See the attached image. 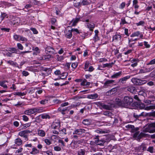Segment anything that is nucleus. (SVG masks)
Instances as JSON below:
<instances>
[{"instance_id": "obj_3", "label": "nucleus", "mask_w": 155, "mask_h": 155, "mask_svg": "<svg viewBox=\"0 0 155 155\" xmlns=\"http://www.w3.org/2000/svg\"><path fill=\"white\" fill-rule=\"evenodd\" d=\"M82 21L84 22H85L84 24L85 26L87 28L89 29V30L91 31H93L94 28L95 27V25L93 22H89V19H83Z\"/></svg>"}, {"instance_id": "obj_2", "label": "nucleus", "mask_w": 155, "mask_h": 155, "mask_svg": "<svg viewBox=\"0 0 155 155\" xmlns=\"http://www.w3.org/2000/svg\"><path fill=\"white\" fill-rule=\"evenodd\" d=\"M133 101V99L130 97L125 96L124 97L123 101L122 107H127L131 105Z\"/></svg>"}, {"instance_id": "obj_23", "label": "nucleus", "mask_w": 155, "mask_h": 155, "mask_svg": "<svg viewBox=\"0 0 155 155\" xmlns=\"http://www.w3.org/2000/svg\"><path fill=\"white\" fill-rule=\"evenodd\" d=\"M39 152V150H38L35 147H33L32 148V151L30 152V153L32 154L35 155L38 154Z\"/></svg>"}, {"instance_id": "obj_13", "label": "nucleus", "mask_w": 155, "mask_h": 155, "mask_svg": "<svg viewBox=\"0 0 155 155\" xmlns=\"http://www.w3.org/2000/svg\"><path fill=\"white\" fill-rule=\"evenodd\" d=\"M81 17L76 18L73 19L70 22L69 25L71 24V26H75L79 21Z\"/></svg>"}, {"instance_id": "obj_19", "label": "nucleus", "mask_w": 155, "mask_h": 155, "mask_svg": "<svg viewBox=\"0 0 155 155\" xmlns=\"http://www.w3.org/2000/svg\"><path fill=\"white\" fill-rule=\"evenodd\" d=\"M74 6L76 8H79L81 5V3L79 0H74Z\"/></svg>"}, {"instance_id": "obj_54", "label": "nucleus", "mask_w": 155, "mask_h": 155, "mask_svg": "<svg viewBox=\"0 0 155 155\" xmlns=\"http://www.w3.org/2000/svg\"><path fill=\"white\" fill-rule=\"evenodd\" d=\"M127 23L126 21L124 18H122L121 19L120 25H124L125 24H127Z\"/></svg>"}, {"instance_id": "obj_51", "label": "nucleus", "mask_w": 155, "mask_h": 155, "mask_svg": "<svg viewBox=\"0 0 155 155\" xmlns=\"http://www.w3.org/2000/svg\"><path fill=\"white\" fill-rule=\"evenodd\" d=\"M31 123H28L27 124H26L23 125V127L22 128L23 129H25L27 128V127H29L31 125Z\"/></svg>"}, {"instance_id": "obj_24", "label": "nucleus", "mask_w": 155, "mask_h": 155, "mask_svg": "<svg viewBox=\"0 0 155 155\" xmlns=\"http://www.w3.org/2000/svg\"><path fill=\"white\" fill-rule=\"evenodd\" d=\"M105 142V141L104 140H100L98 139L96 140L95 141V143L98 145L103 146L104 145V143Z\"/></svg>"}, {"instance_id": "obj_6", "label": "nucleus", "mask_w": 155, "mask_h": 155, "mask_svg": "<svg viewBox=\"0 0 155 155\" xmlns=\"http://www.w3.org/2000/svg\"><path fill=\"white\" fill-rule=\"evenodd\" d=\"M37 111L36 108H33L25 111L24 114L27 115H30L36 112Z\"/></svg>"}, {"instance_id": "obj_38", "label": "nucleus", "mask_w": 155, "mask_h": 155, "mask_svg": "<svg viewBox=\"0 0 155 155\" xmlns=\"http://www.w3.org/2000/svg\"><path fill=\"white\" fill-rule=\"evenodd\" d=\"M61 74V76L60 79H64L65 78H66L68 75V73L67 72H64L62 74Z\"/></svg>"}, {"instance_id": "obj_39", "label": "nucleus", "mask_w": 155, "mask_h": 155, "mask_svg": "<svg viewBox=\"0 0 155 155\" xmlns=\"http://www.w3.org/2000/svg\"><path fill=\"white\" fill-rule=\"evenodd\" d=\"M85 153V150L84 149H80L78 151V155H84Z\"/></svg>"}, {"instance_id": "obj_49", "label": "nucleus", "mask_w": 155, "mask_h": 155, "mask_svg": "<svg viewBox=\"0 0 155 155\" xmlns=\"http://www.w3.org/2000/svg\"><path fill=\"white\" fill-rule=\"evenodd\" d=\"M19 41H28V39L27 38L24 37L23 36L20 35Z\"/></svg>"}, {"instance_id": "obj_27", "label": "nucleus", "mask_w": 155, "mask_h": 155, "mask_svg": "<svg viewBox=\"0 0 155 155\" xmlns=\"http://www.w3.org/2000/svg\"><path fill=\"white\" fill-rule=\"evenodd\" d=\"M134 130H133V132H135V133L133 137H138L139 135V131H138V130H139V128H136L135 129H134Z\"/></svg>"}, {"instance_id": "obj_41", "label": "nucleus", "mask_w": 155, "mask_h": 155, "mask_svg": "<svg viewBox=\"0 0 155 155\" xmlns=\"http://www.w3.org/2000/svg\"><path fill=\"white\" fill-rule=\"evenodd\" d=\"M113 63H106L105 64H103V67H108V68H111L112 67V65L113 64Z\"/></svg>"}, {"instance_id": "obj_63", "label": "nucleus", "mask_w": 155, "mask_h": 155, "mask_svg": "<svg viewBox=\"0 0 155 155\" xmlns=\"http://www.w3.org/2000/svg\"><path fill=\"white\" fill-rule=\"evenodd\" d=\"M94 70V68H93V67L92 66H90L89 68H88V69H86V70H85V71H89V72H92V71L93 70Z\"/></svg>"}, {"instance_id": "obj_10", "label": "nucleus", "mask_w": 155, "mask_h": 155, "mask_svg": "<svg viewBox=\"0 0 155 155\" xmlns=\"http://www.w3.org/2000/svg\"><path fill=\"white\" fill-rule=\"evenodd\" d=\"M64 35L66 38H71L72 36V31L71 30L66 29L64 31Z\"/></svg>"}, {"instance_id": "obj_29", "label": "nucleus", "mask_w": 155, "mask_h": 155, "mask_svg": "<svg viewBox=\"0 0 155 155\" xmlns=\"http://www.w3.org/2000/svg\"><path fill=\"white\" fill-rule=\"evenodd\" d=\"M38 135L42 137H44L45 135V132L44 130H38Z\"/></svg>"}, {"instance_id": "obj_61", "label": "nucleus", "mask_w": 155, "mask_h": 155, "mask_svg": "<svg viewBox=\"0 0 155 155\" xmlns=\"http://www.w3.org/2000/svg\"><path fill=\"white\" fill-rule=\"evenodd\" d=\"M30 30L33 32L34 34H36L38 33V31L35 28H31Z\"/></svg>"}, {"instance_id": "obj_31", "label": "nucleus", "mask_w": 155, "mask_h": 155, "mask_svg": "<svg viewBox=\"0 0 155 155\" xmlns=\"http://www.w3.org/2000/svg\"><path fill=\"white\" fill-rule=\"evenodd\" d=\"M82 123L85 125H89L91 124V122L90 120L88 119L83 120Z\"/></svg>"}, {"instance_id": "obj_57", "label": "nucleus", "mask_w": 155, "mask_h": 155, "mask_svg": "<svg viewBox=\"0 0 155 155\" xmlns=\"http://www.w3.org/2000/svg\"><path fill=\"white\" fill-rule=\"evenodd\" d=\"M155 64V58L151 60L149 63L147 64V65H152Z\"/></svg>"}, {"instance_id": "obj_4", "label": "nucleus", "mask_w": 155, "mask_h": 155, "mask_svg": "<svg viewBox=\"0 0 155 155\" xmlns=\"http://www.w3.org/2000/svg\"><path fill=\"white\" fill-rule=\"evenodd\" d=\"M99 106L101 107L102 108L109 110H111L112 108L114 106V104L112 103H108L107 104H105L103 103L99 102L98 103Z\"/></svg>"}, {"instance_id": "obj_12", "label": "nucleus", "mask_w": 155, "mask_h": 155, "mask_svg": "<svg viewBox=\"0 0 155 155\" xmlns=\"http://www.w3.org/2000/svg\"><path fill=\"white\" fill-rule=\"evenodd\" d=\"M31 132V131L29 130H25L20 132L19 133L18 135L21 137H23L26 138L27 137V136L26 134L30 133Z\"/></svg>"}, {"instance_id": "obj_32", "label": "nucleus", "mask_w": 155, "mask_h": 155, "mask_svg": "<svg viewBox=\"0 0 155 155\" xmlns=\"http://www.w3.org/2000/svg\"><path fill=\"white\" fill-rule=\"evenodd\" d=\"M114 80H107L104 83V85L105 86H108L110 84H113L114 83Z\"/></svg>"}, {"instance_id": "obj_21", "label": "nucleus", "mask_w": 155, "mask_h": 155, "mask_svg": "<svg viewBox=\"0 0 155 155\" xmlns=\"http://www.w3.org/2000/svg\"><path fill=\"white\" fill-rule=\"evenodd\" d=\"M32 50L34 51L33 53L34 55H37L38 54L40 53V50L38 47H33Z\"/></svg>"}, {"instance_id": "obj_45", "label": "nucleus", "mask_w": 155, "mask_h": 155, "mask_svg": "<svg viewBox=\"0 0 155 155\" xmlns=\"http://www.w3.org/2000/svg\"><path fill=\"white\" fill-rule=\"evenodd\" d=\"M44 142L47 145H49L51 143V141L49 139H45Z\"/></svg>"}, {"instance_id": "obj_33", "label": "nucleus", "mask_w": 155, "mask_h": 155, "mask_svg": "<svg viewBox=\"0 0 155 155\" xmlns=\"http://www.w3.org/2000/svg\"><path fill=\"white\" fill-rule=\"evenodd\" d=\"M8 51L12 52L11 53L17 54L18 50L15 48H9Z\"/></svg>"}, {"instance_id": "obj_48", "label": "nucleus", "mask_w": 155, "mask_h": 155, "mask_svg": "<svg viewBox=\"0 0 155 155\" xmlns=\"http://www.w3.org/2000/svg\"><path fill=\"white\" fill-rule=\"evenodd\" d=\"M51 58V56L50 55H44L43 57V58L44 59L46 60H48Z\"/></svg>"}, {"instance_id": "obj_40", "label": "nucleus", "mask_w": 155, "mask_h": 155, "mask_svg": "<svg viewBox=\"0 0 155 155\" xmlns=\"http://www.w3.org/2000/svg\"><path fill=\"white\" fill-rule=\"evenodd\" d=\"M56 56L58 61H61L64 58V56H60L58 55H57Z\"/></svg>"}, {"instance_id": "obj_34", "label": "nucleus", "mask_w": 155, "mask_h": 155, "mask_svg": "<svg viewBox=\"0 0 155 155\" xmlns=\"http://www.w3.org/2000/svg\"><path fill=\"white\" fill-rule=\"evenodd\" d=\"M127 90L131 93H133L135 91V87L133 86H130L127 87Z\"/></svg>"}, {"instance_id": "obj_11", "label": "nucleus", "mask_w": 155, "mask_h": 155, "mask_svg": "<svg viewBox=\"0 0 155 155\" xmlns=\"http://www.w3.org/2000/svg\"><path fill=\"white\" fill-rule=\"evenodd\" d=\"M135 150L138 152H143L146 150V147L144 144H142L138 147H136Z\"/></svg>"}, {"instance_id": "obj_22", "label": "nucleus", "mask_w": 155, "mask_h": 155, "mask_svg": "<svg viewBox=\"0 0 155 155\" xmlns=\"http://www.w3.org/2000/svg\"><path fill=\"white\" fill-rule=\"evenodd\" d=\"M98 95L96 93L94 94H91L88 95L87 98L92 99H95L97 98L98 97Z\"/></svg>"}, {"instance_id": "obj_35", "label": "nucleus", "mask_w": 155, "mask_h": 155, "mask_svg": "<svg viewBox=\"0 0 155 155\" xmlns=\"http://www.w3.org/2000/svg\"><path fill=\"white\" fill-rule=\"evenodd\" d=\"M115 102L118 105L122 107L123 101H121L118 98H116L115 99Z\"/></svg>"}, {"instance_id": "obj_30", "label": "nucleus", "mask_w": 155, "mask_h": 155, "mask_svg": "<svg viewBox=\"0 0 155 155\" xmlns=\"http://www.w3.org/2000/svg\"><path fill=\"white\" fill-rule=\"evenodd\" d=\"M90 82H87L86 79H84L81 84V85L88 86L90 85Z\"/></svg>"}, {"instance_id": "obj_28", "label": "nucleus", "mask_w": 155, "mask_h": 155, "mask_svg": "<svg viewBox=\"0 0 155 155\" xmlns=\"http://www.w3.org/2000/svg\"><path fill=\"white\" fill-rule=\"evenodd\" d=\"M43 119H49L51 118L50 115L47 114H44L39 115Z\"/></svg>"}, {"instance_id": "obj_64", "label": "nucleus", "mask_w": 155, "mask_h": 155, "mask_svg": "<svg viewBox=\"0 0 155 155\" xmlns=\"http://www.w3.org/2000/svg\"><path fill=\"white\" fill-rule=\"evenodd\" d=\"M71 67L74 69H75L78 66V63L77 62H74L73 63L71 64Z\"/></svg>"}, {"instance_id": "obj_7", "label": "nucleus", "mask_w": 155, "mask_h": 155, "mask_svg": "<svg viewBox=\"0 0 155 155\" xmlns=\"http://www.w3.org/2000/svg\"><path fill=\"white\" fill-rule=\"evenodd\" d=\"M87 130L83 128L76 129L74 131L73 134L78 135H81L85 133Z\"/></svg>"}, {"instance_id": "obj_1", "label": "nucleus", "mask_w": 155, "mask_h": 155, "mask_svg": "<svg viewBox=\"0 0 155 155\" xmlns=\"http://www.w3.org/2000/svg\"><path fill=\"white\" fill-rule=\"evenodd\" d=\"M143 132H141L138 136V138H140L143 137H146L147 134L144 133V132H148L150 133L155 132V123H152L150 125V127L145 128L143 130Z\"/></svg>"}, {"instance_id": "obj_62", "label": "nucleus", "mask_w": 155, "mask_h": 155, "mask_svg": "<svg viewBox=\"0 0 155 155\" xmlns=\"http://www.w3.org/2000/svg\"><path fill=\"white\" fill-rule=\"evenodd\" d=\"M97 151V149L96 148L93 146H92L91 147V149H90V152H92V151H93L94 152H96Z\"/></svg>"}, {"instance_id": "obj_46", "label": "nucleus", "mask_w": 155, "mask_h": 155, "mask_svg": "<svg viewBox=\"0 0 155 155\" xmlns=\"http://www.w3.org/2000/svg\"><path fill=\"white\" fill-rule=\"evenodd\" d=\"M145 22L143 21H140L138 23H136V25L137 26H139L140 25L143 26L145 24Z\"/></svg>"}, {"instance_id": "obj_26", "label": "nucleus", "mask_w": 155, "mask_h": 155, "mask_svg": "<svg viewBox=\"0 0 155 155\" xmlns=\"http://www.w3.org/2000/svg\"><path fill=\"white\" fill-rule=\"evenodd\" d=\"M102 114L105 116L110 117L112 118V116H113V114L109 111L104 112Z\"/></svg>"}, {"instance_id": "obj_47", "label": "nucleus", "mask_w": 155, "mask_h": 155, "mask_svg": "<svg viewBox=\"0 0 155 155\" xmlns=\"http://www.w3.org/2000/svg\"><path fill=\"white\" fill-rule=\"evenodd\" d=\"M81 3L83 5H87L90 4L89 2L87 0H83Z\"/></svg>"}, {"instance_id": "obj_50", "label": "nucleus", "mask_w": 155, "mask_h": 155, "mask_svg": "<svg viewBox=\"0 0 155 155\" xmlns=\"http://www.w3.org/2000/svg\"><path fill=\"white\" fill-rule=\"evenodd\" d=\"M17 46L18 49L22 50L23 49V47L22 45L20 43L17 44Z\"/></svg>"}, {"instance_id": "obj_60", "label": "nucleus", "mask_w": 155, "mask_h": 155, "mask_svg": "<svg viewBox=\"0 0 155 155\" xmlns=\"http://www.w3.org/2000/svg\"><path fill=\"white\" fill-rule=\"evenodd\" d=\"M31 45V43H27L25 44V46L27 48V49L28 50V51H30L31 49V48L30 46H29V45Z\"/></svg>"}, {"instance_id": "obj_25", "label": "nucleus", "mask_w": 155, "mask_h": 155, "mask_svg": "<svg viewBox=\"0 0 155 155\" xmlns=\"http://www.w3.org/2000/svg\"><path fill=\"white\" fill-rule=\"evenodd\" d=\"M15 143L18 146H20L22 144V141L20 138L16 139L15 140Z\"/></svg>"}, {"instance_id": "obj_37", "label": "nucleus", "mask_w": 155, "mask_h": 155, "mask_svg": "<svg viewBox=\"0 0 155 155\" xmlns=\"http://www.w3.org/2000/svg\"><path fill=\"white\" fill-rule=\"evenodd\" d=\"M5 82L6 81H0V86L4 89H6L8 87L7 85L5 84Z\"/></svg>"}, {"instance_id": "obj_58", "label": "nucleus", "mask_w": 155, "mask_h": 155, "mask_svg": "<svg viewBox=\"0 0 155 155\" xmlns=\"http://www.w3.org/2000/svg\"><path fill=\"white\" fill-rule=\"evenodd\" d=\"M22 117L23 118V120L24 121H27L29 120V118L28 117L25 115H23L22 116Z\"/></svg>"}, {"instance_id": "obj_5", "label": "nucleus", "mask_w": 155, "mask_h": 155, "mask_svg": "<svg viewBox=\"0 0 155 155\" xmlns=\"http://www.w3.org/2000/svg\"><path fill=\"white\" fill-rule=\"evenodd\" d=\"M131 81L134 84L138 85H140L145 84L147 82L146 80H141L136 78H132L131 79Z\"/></svg>"}, {"instance_id": "obj_9", "label": "nucleus", "mask_w": 155, "mask_h": 155, "mask_svg": "<svg viewBox=\"0 0 155 155\" xmlns=\"http://www.w3.org/2000/svg\"><path fill=\"white\" fill-rule=\"evenodd\" d=\"M118 87H114L106 93V95L107 96H110L115 94L117 91Z\"/></svg>"}, {"instance_id": "obj_15", "label": "nucleus", "mask_w": 155, "mask_h": 155, "mask_svg": "<svg viewBox=\"0 0 155 155\" xmlns=\"http://www.w3.org/2000/svg\"><path fill=\"white\" fill-rule=\"evenodd\" d=\"M140 36L141 38H143V35L139 31H137L133 33L130 36L131 37Z\"/></svg>"}, {"instance_id": "obj_56", "label": "nucleus", "mask_w": 155, "mask_h": 155, "mask_svg": "<svg viewBox=\"0 0 155 155\" xmlns=\"http://www.w3.org/2000/svg\"><path fill=\"white\" fill-rule=\"evenodd\" d=\"M90 64V63L88 61H86L85 64V65H84V69L85 70L87 69Z\"/></svg>"}, {"instance_id": "obj_55", "label": "nucleus", "mask_w": 155, "mask_h": 155, "mask_svg": "<svg viewBox=\"0 0 155 155\" xmlns=\"http://www.w3.org/2000/svg\"><path fill=\"white\" fill-rule=\"evenodd\" d=\"M125 127L127 128H131L132 130H134V126L130 124H128L126 126H125Z\"/></svg>"}, {"instance_id": "obj_14", "label": "nucleus", "mask_w": 155, "mask_h": 155, "mask_svg": "<svg viewBox=\"0 0 155 155\" xmlns=\"http://www.w3.org/2000/svg\"><path fill=\"white\" fill-rule=\"evenodd\" d=\"M130 78V76L127 75L120 78L118 80V82L122 84L125 83L126 81Z\"/></svg>"}, {"instance_id": "obj_17", "label": "nucleus", "mask_w": 155, "mask_h": 155, "mask_svg": "<svg viewBox=\"0 0 155 155\" xmlns=\"http://www.w3.org/2000/svg\"><path fill=\"white\" fill-rule=\"evenodd\" d=\"M121 35L116 34L113 36V41H117L121 40Z\"/></svg>"}, {"instance_id": "obj_42", "label": "nucleus", "mask_w": 155, "mask_h": 155, "mask_svg": "<svg viewBox=\"0 0 155 155\" xmlns=\"http://www.w3.org/2000/svg\"><path fill=\"white\" fill-rule=\"evenodd\" d=\"M153 109H155V106L154 105H151L149 106L146 107L144 108L145 110H147Z\"/></svg>"}, {"instance_id": "obj_8", "label": "nucleus", "mask_w": 155, "mask_h": 155, "mask_svg": "<svg viewBox=\"0 0 155 155\" xmlns=\"http://www.w3.org/2000/svg\"><path fill=\"white\" fill-rule=\"evenodd\" d=\"M60 123L59 120H55L52 123L51 128L54 129H58L60 127Z\"/></svg>"}, {"instance_id": "obj_43", "label": "nucleus", "mask_w": 155, "mask_h": 155, "mask_svg": "<svg viewBox=\"0 0 155 155\" xmlns=\"http://www.w3.org/2000/svg\"><path fill=\"white\" fill-rule=\"evenodd\" d=\"M20 36L19 35L15 34L13 36V38L15 41H19Z\"/></svg>"}, {"instance_id": "obj_18", "label": "nucleus", "mask_w": 155, "mask_h": 155, "mask_svg": "<svg viewBox=\"0 0 155 155\" xmlns=\"http://www.w3.org/2000/svg\"><path fill=\"white\" fill-rule=\"evenodd\" d=\"M68 107L64 108L62 107H60L58 109V112H61L62 114H65V112L68 110Z\"/></svg>"}, {"instance_id": "obj_59", "label": "nucleus", "mask_w": 155, "mask_h": 155, "mask_svg": "<svg viewBox=\"0 0 155 155\" xmlns=\"http://www.w3.org/2000/svg\"><path fill=\"white\" fill-rule=\"evenodd\" d=\"M125 2H122L119 6V8L121 9H123L125 6Z\"/></svg>"}, {"instance_id": "obj_53", "label": "nucleus", "mask_w": 155, "mask_h": 155, "mask_svg": "<svg viewBox=\"0 0 155 155\" xmlns=\"http://www.w3.org/2000/svg\"><path fill=\"white\" fill-rule=\"evenodd\" d=\"M72 32H75L76 34H80L81 32L79 31L78 30L77 28H72L71 29Z\"/></svg>"}, {"instance_id": "obj_52", "label": "nucleus", "mask_w": 155, "mask_h": 155, "mask_svg": "<svg viewBox=\"0 0 155 155\" xmlns=\"http://www.w3.org/2000/svg\"><path fill=\"white\" fill-rule=\"evenodd\" d=\"M99 40V38L98 36V35H95L93 38V40L95 42Z\"/></svg>"}, {"instance_id": "obj_20", "label": "nucleus", "mask_w": 155, "mask_h": 155, "mask_svg": "<svg viewBox=\"0 0 155 155\" xmlns=\"http://www.w3.org/2000/svg\"><path fill=\"white\" fill-rule=\"evenodd\" d=\"M122 72L121 71L115 73L111 76V78H117L120 77L122 75Z\"/></svg>"}, {"instance_id": "obj_44", "label": "nucleus", "mask_w": 155, "mask_h": 155, "mask_svg": "<svg viewBox=\"0 0 155 155\" xmlns=\"http://www.w3.org/2000/svg\"><path fill=\"white\" fill-rule=\"evenodd\" d=\"M48 100L46 99L42 100L39 101V102L41 104L45 105L48 102Z\"/></svg>"}, {"instance_id": "obj_36", "label": "nucleus", "mask_w": 155, "mask_h": 155, "mask_svg": "<svg viewBox=\"0 0 155 155\" xmlns=\"http://www.w3.org/2000/svg\"><path fill=\"white\" fill-rule=\"evenodd\" d=\"M14 95H18L19 96H22L26 95V93L21 92H15L13 93Z\"/></svg>"}, {"instance_id": "obj_16", "label": "nucleus", "mask_w": 155, "mask_h": 155, "mask_svg": "<svg viewBox=\"0 0 155 155\" xmlns=\"http://www.w3.org/2000/svg\"><path fill=\"white\" fill-rule=\"evenodd\" d=\"M45 50L47 52L51 53V54H54L55 52L54 49L52 47L50 46H47L45 48Z\"/></svg>"}]
</instances>
